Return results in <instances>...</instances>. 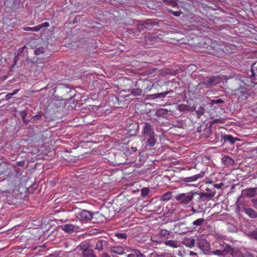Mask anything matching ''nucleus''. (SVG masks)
<instances>
[{"instance_id": "49530a36", "label": "nucleus", "mask_w": 257, "mask_h": 257, "mask_svg": "<svg viewBox=\"0 0 257 257\" xmlns=\"http://www.w3.org/2000/svg\"><path fill=\"white\" fill-rule=\"evenodd\" d=\"M149 256H150V257H157V255L156 253H155V252H153L152 253H150Z\"/></svg>"}, {"instance_id": "3c124183", "label": "nucleus", "mask_w": 257, "mask_h": 257, "mask_svg": "<svg viewBox=\"0 0 257 257\" xmlns=\"http://www.w3.org/2000/svg\"><path fill=\"white\" fill-rule=\"evenodd\" d=\"M245 257H257V256H255L252 254L248 253L246 254Z\"/></svg>"}, {"instance_id": "39448f33", "label": "nucleus", "mask_w": 257, "mask_h": 257, "mask_svg": "<svg viewBox=\"0 0 257 257\" xmlns=\"http://www.w3.org/2000/svg\"><path fill=\"white\" fill-rule=\"evenodd\" d=\"M77 218L80 221H89L93 217L92 214L87 210H83L76 213Z\"/></svg>"}, {"instance_id": "a19ab883", "label": "nucleus", "mask_w": 257, "mask_h": 257, "mask_svg": "<svg viewBox=\"0 0 257 257\" xmlns=\"http://www.w3.org/2000/svg\"><path fill=\"white\" fill-rule=\"evenodd\" d=\"M50 26L49 23L48 22L44 23L40 25H38V26H40L41 29L43 27H48Z\"/></svg>"}, {"instance_id": "0eeeda50", "label": "nucleus", "mask_w": 257, "mask_h": 257, "mask_svg": "<svg viewBox=\"0 0 257 257\" xmlns=\"http://www.w3.org/2000/svg\"><path fill=\"white\" fill-rule=\"evenodd\" d=\"M143 134L145 138L155 135L153 126L150 123H146L143 128Z\"/></svg>"}, {"instance_id": "de8ad7c7", "label": "nucleus", "mask_w": 257, "mask_h": 257, "mask_svg": "<svg viewBox=\"0 0 257 257\" xmlns=\"http://www.w3.org/2000/svg\"><path fill=\"white\" fill-rule=\"evenodd\" d=\"M100 257H110L107 253L104 252L102 253Z\"/></svg>"}, {"instance_id": "bf43d9fd", "label": "nucleus", "mask_w": 257, "mask_h": 257, "mask_svg": "<svg viewBox=\"0 0 257 257\" xmlns=\"http://www.w3.org/2000/svg\"><path fill=\"white\" fill-rule=\"evenodd\" d=\"M168 257H176L175 255H169Z\"/></svg>"}, {"instance_id": "f257e3e1", "label": "nucleus", "mask_w": 257, "mask_h": 257, "mask_svg": "<svg viewBox=\"0 0 257 257\" xmlns=\"http://www.w3.org/2000/svg\"><path fill=\"white\" fill-rule=\"evenodd\" d=\"M251 77L241 76L238 80V83L240 87H250L253 86L256 84L255 80H257V63H254L251 67Z\"/></svg>"}, {"instance_id": "f704fd0d", "label": "nucleus", "mask_w": 257, "mask_h": 257, "mask_svg": "<svg viewBox=\"0 0 257 257\" xmlns=\"http://www.w3.org/2000/svg\"><path fill=\"white\" fill-rule=\"evenodd\" d=\"M133 251L136 253V257H146V255L144 253L141 252L140 250L138 249H133Z\"/></svg>"}, {"instance_id": "1a4fd4ad", "label": "nucleus", "mask_w": 257, "mask_h": 257, "mask_svg": "<svg viewBox=\"0 0 257 257\" xmlns=\"http://www.w3.org/2000/svg\"><path fill=\"white\" fill-rule=\"evenodd\" d=\"M246 88H247L240 87L239 86L238 89L233 90L234 94L238 95L239 97H242V98L244 97L245 98H247L248 94Z\"/></svg>"}, {"instance_id": "aec40b11", "label": "nucleus", "mask_w": 257, "mask_h": 257, "mask_svg": "<svg viewBox=\"0 0 257 257\" xmlns=\"http://www.w3.org/2000/svg\"><path fill=\"white\" fill-rule=\"evenodd\" d=\"M168 94H169V92H164L162 93H159L154 94H151L148 95V98L149 99H155L158 98H164Z\"/></svg>"}, {"instance_id": "f3484780", "label": "nucleus", "mask_w": 257, "mask_h": 257, "mask_svg": "<svg viewBox=\"0 0 257 257\" xmlns=\"http://www.w3.org/2000/svg\"><path fill=\"white\" fill-rule=\"evenodd\" d=\"M62 228L65 232L71 233L73 232L75 229H77V227L72 224H67L63 225Z\"/></svg>"}, {"instance_id": "dca6fc26", "label": "nucleus", "mask_w": 257, "mask_h": 257, "mask_svg": "<svg viewBox=\"0 0 257 257\" xmlns=\"http://www.w3.org/2000/svg\"><path fill=\"white\" fill-rule=\"evenodd\" d=\"M163 243L166 246L173 248H177L179 246V243L176 240L167 239L165 240Z\"/></svg>"}, {"instance_id": "6e6552de", "label": "nucleus", "mask_w": 257, "mask_h": 257, "mask_svg": "<svg viewBox=\"0 0 257 257\" xmlns=\"http://www.w3.org/2000/svg\"><path fill=\"white\" fill-rule=\"evenodd\" d=\"M257 194V188H249L242 190V194L247 198H252Z\"/></svg>"}, {"instance_id": "72a5a7b5", "label": "nucleus", "mask_w": 257, "mask_h": 257, "mask_svg": "<svg viewBox=\"0 0 257 257\" xmlns=\"http://www.w3.org/2000/svg\"><path fill=\"white\" fill-rule=\"evenodd\" d=\"M115 236L119 239H124L127 237V234L125 233H116Z\"/></svg>"}, {"instance_id": "20e7f679", "label": "nucleus", "mask_w": 257, "mask_h": 257, "mask_svg": "<svg viewBox=\"0 0 257 257\" xmlns=\"http://www.w3.org/2000/svg\"><path fill=\"white\" fill-rule=\"evenodd\" d=\"M197 192L190 191L185 193H180L175 197V199L180 203L184 204H188L191 203L195 195Z\"/></svg>"}, {"instance_id": "4468645a", "label": "nucleus", "mask_w": 257, "mask_h": 257, "mask_svg": "<svg viewBox=\"0 0 257 257\" xmlns=\"http://www.w3.org/2000/svg\"><path fill=\"white\" fill-rule=\"evenodd\" d=\"M203 173H200L191 177L184 178L182 180L184 182H192L197 180L198 179L203 177Z\"/></svg>"}, {"instance_id": "c03bdc74", "label": "nucleus", "mask_w": 257, "mask_h": 257, "mask_svg": "<svg viewBox=\"0 0 257 257\" xmlns=\"http://www.w3.org/2000/svg\"><path fill=\"white\" fill-rule=\"evenodd\" d=\"M41 117V115H35V116L34 117V120H38V119H39Z\"/></svg>"}, {"instance_id": "ea45409f", "label": "nucleus", "mask_w": 257, "mask_h": 257, "mask_svg": "<svg viewBox=\"0 0 257 257\" xmlns=\"http://www.w3.org/2000/svg\"><path fill=\"white\" fill-rule=\"evenodd\" d=\"M251 202L252 203L253 206L257 209V198L252 199L251 200Z\"/></svg>"}, {"instance_id": "5701e85b", "label": "nucleus", "mask_w": 257, "mask_h": 257, "mask_svg": "<svg viewBox=\"0 0 257 257\" xmlns=\"http://www.w3.org/2000/svg\"><path fill=\"white\" fill-rule=\"evenodd\" d=\"M211 254L218 255L220 257H224L225 255V249L223 250H220L219 249H217L214 251H211Z\"/></svg>"}, {"instance_id": "a18cd8bd", "label": "nucleus", "mask_w": 257, "mask_h": 257, "mask_svg": "<svg viewBox=\"0 0 257 257\" xmlns=\"http://www.w3.org/2000/svg\"><path fill=\"white\" fill-rule=\"evenodd\" d=\"M186 186H189V187H192V186L195 187H198V185L197 184H187Z\"/></svg>"}, {"instance_id": "c85d7f7f", "label": "nucleus", "mask_w": 257, "mask_h": 257, "mask_svg": "<svg viewBox=\"0 0 257 257\" xmlns=\"http://www.w3.org/2000/svg\"><path fill=\"white\" fill-rule=\"evenodd\" d=\"M40 29H41V27L38 26L34 27H27L24 28V30L25 31H31L38 32Z\"/></svg>"}, {"instance_id": "b1692460", "label": "nucleus", "mask_w": 257, "mask_h": 257, "mask_svg": "<svg viewBox=\"0 0 257 257\" xmlns=\"http://www.w3.org/2000/svg\"><path fill=\"white\" fill-rule=\"evenodd\" d=\"M131 93L135 96H140L142 93V90L140 88H133L131 90Z\"/></svg>"}, {"instance_id": "79ce46f5", "label": "nucleus", "mask_w": 257, "mask_h": 257, "mask_svg": "<svg viewBox=\"0 0 257 257\" xmlns=\"http://www.w3.org/2000/svg\"><path fill=\"white\" fill-rule=\"evenodd\" d=\"M223 185V184L222 183H220L219 184H214V187L217 189H220Z\"/></svg>"}, {"instance_id": "2f4dec72", "label": "nucleus", "mask_w": 257, "mask_h": 257, "mask_svg": "<svg viewBox=\"0 0 257 257\" xmlns=\"http://www.w3.org/2000/svg\"><path fill=\"white\" fill-rule=\"evenodd\" d=\"M154 23H151V22H147L145 23H144L142 26L146 29H151L152 28V26L153 25Z\"/></svg>"}, {"instance_id": "bb28decb", "label": "nucleus", "mask_w": 257, "mask_h": 257, "mask_svg": "<svg viewBox=\"0 0 257 257\" xmlns=\"http://www.w3.org/2000/svg\"><path fill=\"white\" fill-rule=\"evenodd\" d=\"M222 162L226 165H230L233 164V160L227 156H224L222 159Z\"/></svg>"}, {"instance_id": "ddd939ff", "label": "nucleus", "mask_w": 257, "mask_h": 257, "mask_svg": "<svg viewBox=\"0 0 257 257\" xmlns=\"http://www.w3.org/2000/svg\"><path fill=\"white\" fill-rule=\"evenodd\" d=\"M242 211L252 218L257 217V212L252 208L244 207L242 208Z\"/></svg>"}, {"instance_id": "a878e982", "label": "nucleus", "mask_w": 257, "mask_h": 257, "mask_svg": "<svg viewBox=\"0 0 257 257\" xmlns=\"http://www.w3.org/2000/svg\"><path fill=\"white\" fill-rule=\"evenodd\" d=\"M172 197V193L167 192L161 196V200L163 201H168Z\"/></svg>"}, {"instance_id": "4be33fe9", "label": "nucleus", "mask_w": 257, "mask_h": 257, "mask_svg": "<svg viewBox=\"0 0 257 257\" xmlns=\"http://www.w3.org/2000/svg\"><path fill=\"white\" fill-rule=\"evenodd\" d=\"M223 138L224 142H228L231 144H233L237 140L236 139L233 138L231 135H230L224 136Z\"/></svg>"}, {"instance_id": "052dcab7", "label": "nucleus", "mask_w": 257, "mask_h": 257, "mask_svg": "<svg viewBox=\"0 0 257 257\" xmlns=\"http://www.w3.org/2000/svg\"><path fill=\"white\" fill-rule=\"evenodd\" d=\"M11 96H12V95H10V96H7V95L6 96L9 98H10Z\"/></svg>"}, {"instance_id": "c756f323", "label": "nucleus", "mask_w": 257, "mask_h": 257, "mask_svg": "<svg viewBox=\"0 0 257 257\" xmlns=\"http://www.w3.org/2000/svg\"><path fill=\"white\" fill-rule=\"evenodd\" d=\"M204 221L203 218H199L194 221L192 223V225L194 226H201Z\"/></svg>"}, {"instance_id": "2eb2a0df", "label": "nucleus", "mask_w": 257, "mask_h": 257, "mask_svg": "<svg viewBox=\"0 0 257 257\" xmlns=\"http://www.w3.org/2000/svg\"><path fill=\"white\" fill-rule=\"evenodd\" d=\"M158 233L159 235L161 236L162 239L165 241L169 238V237L171 234V231L166 229L161 228L159 230Z\"/></svg>"}, {"instance_id": "5fc2aeb1", "label": "nucleus", "mask_w": 257, "mask_h": 257, "mask_svg": "<svg viewBox=\"0 0 257 257\" xmlns=\"http://www.w3.org/2000/svg\"><path fill=\"white\" fill-rule=\"evenodd\" d=\"M21 115L23 117V119H24L25 116L26 115V113L24 111L21 112Z\"/></svg>"}, {"instance_id": "f03ea898", "label": "nucleus", "mask_w": 257, "mask_h": 257, "mask_svg": "<svg viewBox=\"0 0 257 257\" xmlns=\"http://www.w3.org/2000/svg\"><path fill=\"white\" fill-rule=\"evenodd\" d=\"M220 78L219 76H212L204 78L198 84L199 89L211 88L219 83Z\"/></svg>"}, {"instance_id": "e433bc0d", "label": "nucleus", "mask_w": 257, "mask_h": 257, "mask_svg": "<svg viewBox=\"0 0 257 257\" xmlns=\"http://www.w3.org/2000/svg\"><path fill=\"white\" fill-rule=\"evenodd\" d=\"M171 13L175 16L178 17L182 14V12L180 11H173L172 10H170Z\"/></svg>"}, {"instance_id": "393cba45", "label": "nucleus", "mask_w": 257, "mask_h": 257, "mask_svg": "<svg viewBox=\"0 0 257 257\" xmlns=\"http://www.w3.org/2000/svg\"><path fill=\"white\" fill-rule=\"evenodd\" d=\"M163 2L166 5L175 7L177 6V3L176 0H163Z\"/></svg>"}, {"instance_id": "f8f14e48", "label": "nucleus", "mask_w": 257, "mask_h": 257, "mask_svg": "<svg viewBox=\"0 0 257 257\" xmlns=\"http://www.w3.org/2000/svg\"><path fill=\"white\" fill-rule=\"evenodd\" d=\"M195 107H190L185 104H179L177 105V109L180 111H192L195 109Z\"/></svg>"}, {"instance_id": "a211bd4d", "label": "nucleus", "mask_w": 257, "mask_h": 257, "mask_svg": "<svg viewBox=\"0 0 257 257\" xmlns=\"http://www.w3.org/2000/svg\"><path fill=\"white\" fill-rule=\"evenodd\" d=\"M107 244V241L104 240H98L96 244L95 249L101 251L103 249L104 246H106Z\"/></svg>"}, {"instance_id": "8fccbe9b", "label": "nucleus", "mask_w": 257, "mask_h": 257, "mask_svg": "<svg viewBox=\"0 0 257 257\" xmlns=\"http://www.w3.org/2000/svg\"><path fill=\"white\" fill-rule=\"evenodd\" d=\"M127 257H136V254L134 252V253H130L127 255Z\"/></svg>"}, {"instance_id": "cd10ccee", "label": "nucleus", "mask_w": 257, "mask_h": 257, "mask_svg": "<svg viewBox=\"0 0 257 257\" xmlns=\"http://www.w3.org/2000/svg\"><path fill=\"white\" fill-rule=\"evenodd\" d=\"M205 112V109L203 107H199L197 110H196L198 118H200Z\"/></svg>"}, {"instance_id": "9d476101", "label": "nucleus", "mask_w": 257, "mask_h": 257, "mask_svg": "<svg viewBox=\"0 0 257 257\" xmlns=\"http://www.w3.org/2000/svg\"><path fill=\"white\" fill-rule=\"evenodd\" d=\"M84 246H85V244H81L80 245L81 249L82 250L83 257H96V255L92 250L83 247Z\"/></svg>"}, {"instance_id": "603ef678", "label": "nucleus", "mask_w": 257, "mask_h": 257, "mask_svg": "<svg viewBox=\"0 0 257 257\" xmlns=\"http://www.w3.org/2000/svg\"><path fill=\"white\" fill-rule=\"evenodd\" d=\"M229 230L230 231H232V232H236L237 231V228L235 227H233V228H229Z\"/></svg>"}, {"instance_id": "37998d69", "label": "nucleus", "mask_w": 257, "mask_h": 257, "mask_svg": "<svg viewBox=\"0 0 257 257\" xmlns=\"http://www.w3.org/2000/svg\"><path fill=\"white\" fill-rule=\"evenodd\" d=\"M19 91V89H16L14 90L12 93L8 94L7 96L13 95L14 94H16Z\"/></svg>"}, {"instance_id": "58836bf2", "label": "nucleus", "mask_w": 257, "mask_h": 257, "mask_svg": "<svg viewBox=\"0 0 257 257\" xmlns=\"http://www.w3.org/2000/svg\"><path fill=\"white\" fill-rule=\"evenodd\" d=\"M250 237L257 240V230H254L250 233Z\"/></svg>"}, {"instance_id": "4d7b16f0", "label": "nucleus", "mask_w": 257, "mask_h": 257, "mask_svg": "<svg viewBox=\"0 0 257 257\" xmlns=\"http://www.w3.org/2000/svg\"><path fill=\"white\" fill-rule=\"evenodd\" d=\"M225 248H230V246L229 245H228V244H225V246L224 247Z\"/></svg>"}, {"instance_id": "6e6d98bb", "label": "nucleus", "mask_w": 257, "mask_h": 257, "mask_svg": "<svg viewBox=\"0 0 257 257\" xmlns=\"http://www.w3.org/2000/svg\"><path fill=\"white\" fill-rule=\"evenodd\" d=\"M132 149L133 152H136L137 151V148L136 147H132Z\"/></svg>"}, {"instance_id": "4c0bfd02", "label": "nucleus", "mask_w": 257, "mask_h": 257, "mask_svg": "<svg viewBox=\"0 0 257 257\" xmlns=\"http://www.w3.org/2000/svg\"><path fill=\"white\" fill-rule=\"evenodd\" d=\"M223 100H222L221 99H218L211 100L212 104L221 103H223Z\"/></svg>"}, {"instance_id": "423d86ee", "label": "nucleus", "mask_w": 257, "mask_h": 257, "mask_svg": "<svg viewBox=\"0 0 257 257\" xmlns=\"http://www.w3.org/2000/svg\"><path fill=\"white\" fill-rule=\"evenodd\" d=\"M130 249H131V248L127 246L123 247L121 246L116 245L111 247L110 249V250L111 252L121 255L125 253V251L128 252L130 251Z\"/></svg>"}, {"instance_id": "6ab92c4d", "label": "nucleus", "mask_w": 257, "mask_h": 257, "mask_svg": "<svg viewBox=\"0 0 257 257\" xmlns=\"http://www.w3.org/2000/svg\"><path fill=\"white\" fill-rule=\"evenodd\" d=\"M150 240L154 242L157 243V244H161L164 243V240L162 239L161 236L159 235V233L153 234L151 237Z\"/></svg>"}, {"instance_id": "7c9ffc66", "label": "nucleus", "mask_w": 257, "mask_h": 257, "mask_svg": "<svg viewBox=\"0 0 257 257\" xmlns=\"http://www.w3.org/2000/svg\"><path fill=\"white\" fill-rule=\"evenodd\" d=\"M44 52H45L44 48L43 47H39V48H37L34 51V53L35 55H38L44 53Z\"/></svg>"}, {"instance_id": "473e14b6", "label": "nucleus", "mask_w": 257, "mask_h": 257, "mask_svg": "<svg viewBox=\"0 0 257 257\" xmlns=\"http://www.w3.org/2000/svg\"><path fill=\"white\" fill-rule=\"evenodd\" d=\"M215 192L213 191L209 193H203L201 194V196H205L206 198H212L214 196Z\"/></svg>"}, {"instance_id": "864d4df0", "label": "nucleus", "mask_w": 257, "mask_h": 257, "mask_svg": "<svg viewBox=\"0 0 257 257\" xmlns=\"http://www.w3.org/2000/svg\"><path fill=\"white\" fill-rule=\"evenodd\" d=\"M26 48V47L25 46H24L21 48H20L18 50V52L19 53H21Z\"/></svg>"}, {"instance_id": "13d9d810", "label": "nucleus", "mask_w": 257, "mask_h": 257, "mask_svg": "<svg viewBox=\"0 0 257 257\" xmlns=\"http://www.w3.org/2000/svg\"><path fill=\"white\" fill-rule=\"evenodd\" d=\"M49 257H57V256H55L54 255H51Z\"/></svg>"}, {"instance_id": "c9c22d12", "label": "nucleus", "mask_w": 257, "mask_h": 257, "mask_svg": "<svg viewBox=\"0 0 257 257\" xmlns=\"http://www.w3.org/2000/svg\"><path fill=\"white\" fill-rule=\"evenodd\" d=\"M149 189L147 188H143L141 190L142 195L143 196H146L148 195Z\"/></svg>"}, {"instance_id": "09e8293b", "label": "nucleus", "mask_w": 257, "mask_h": 257, "mask_svg": "<svg viewBox=\"0 0 257 257\" xmlns=\"http://www.w3.org/2000/svg\"><path fill=\"white\" fill-rule=\"evenodd\" d=\"M189 254L190 255H195V256H197V253L193 251H190L189 252Z\"/></svg>"}, {"instance_id": "7ed1b4c3", "label": "nucleus", "mask_w": 257, "mask_h": 257, "mask_svg": "<svg viewBox=\"0 0 257 257\" xmlns=\"http://www.w3.org/2000/svg\"><path fill=\"white\" fill-rule=\"evenodd\" d=\"M198 247L205 254L211 255V247L209 243L204 235H199L196 239Z\"/></svg>"}, {"instance_id": "9b49d317", "label": "nucleus", "mask_w": 257, "mask_h": 257, "mask_svg": "<svg viewBox=\"0 0 257 257\" xmlns=\"http://www.w3.org/2000/svg\"><path fill=\"white\" fill-rule=\"evenodd\" d=\"M196 240L194 238H187L185 239L182 243L186 247L192 248L194 247Z\"/></svg>"}, {"instance_id": "412c9836", "label": "nucleus", "mask_w": 257, "mask_h": 257, "mask_svg": "<svg viewBox=\"0 0 257 257\" xmlns=\"http://www.w3.org/2000/svg\"><path fill=\"white\" fill-rule=\"evenodd\" d=\"M147 140V143L149 146L151 147H153L155 146L156 143V140L155 139V136H149L146 138Z\"/></svg>"}]
</instances>
